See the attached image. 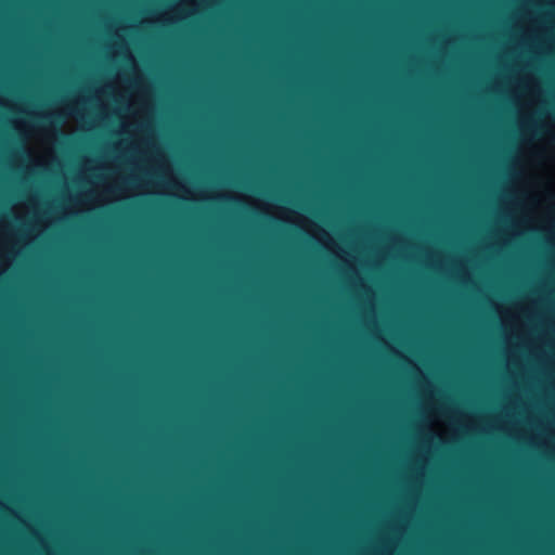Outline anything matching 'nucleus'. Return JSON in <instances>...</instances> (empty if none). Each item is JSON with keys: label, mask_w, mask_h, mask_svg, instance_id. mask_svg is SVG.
Here are the masks:
<instances>
[{"label": "nucleus", "mask_w": 555, "mask_h": 555, "mask_svg": "<svg viewBox=\"0 0 555 555\" xmlns=\"http://www.w3.org/2000/svg\"><path fill=\"white\" fill-rule=\"evenodd\" d=\"M554 111H555V106H554Z\"/></svg>", "instance_id": "f03ea898"}, {"label": "nucleus", "mask_w": 555, "mask_h": 555, "mask_svg": "<svg viewBox=\"0 0 555 555\" xmlns=\"http://www.w3.org/2000/svg\"><path fill=\"white\" fill-rule=\"evenodd\" d=\"M40 118H41L42 120H44V121H51L52 116H51V115H42Z\"/></svg>", "instance_id": "f257e3e1"}]
</instances>
